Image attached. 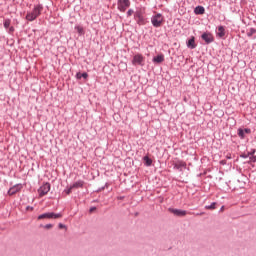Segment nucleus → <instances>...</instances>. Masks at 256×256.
Instances as JSON below:
<instances>
[{
	"instance_id": "f257e3e1",
	"label": "nucleus",
	"mask_w": 256,
	"mask_h": 256,
	"mask_svg": "<svg viewBox=\"0 0 256 256\" xmlns=\"http://www.w3.org/2000/svg\"><path fill=\"white\" fill-rule=\"evenodd\" d=\"M42 12H43V4H35L32 11L26 14L25 19L26 21L33 22L35 21V19H37V17L41 15Z\"/></svg>"
},
{
	"instance_id": "f03ea898",
	"label": "nucleus",
	"mask_w": 256,
	"mask_h": 256,
	"mask_svg": "<svg viewBox=\"0 0 256 256\" xmlns=\"http://www.w3.org/2000/svg\"><path fill=\"white\" fill-rule=\"evenodd\" d=\"M134 21L137 25H147V17H145V7L137 8L134 12Z\"/></svg>"
},
{
	"instance_id": "7ed1b4c3",
	"label": "nucleus",
	"mask_w": 256,
	"mask_h": 256,
	"mask_svg": "<svg viewBox=\"0 0 256 256\" xmlns=\"http://www.w3.org/2000/svg\"><path fill=\"white\" fill-rule=\"evenodd\" d=\"M163 21H165V18L163 17V14L157 13L151 17V24L156 29H159L161 25H163Z\"/></svg>"
},
{
	"instance_id": "20e7f679",
	"label": "nucleus",
	"mask_w": 256,
	"mask_h": 256,
	"mask_svg": "<svg viewBox=\"0 0 256 256\" xmlns=\"http://www.w3.org/2000/svg\"><path fill=\"white\" fill-rule=\"evenodd\" d=\"M63 217V214L61 213H54V212H46L43 214H40L37 219L38 221H41V219H61Z\"/></svg>"
},
{
	"instance_id": "39448f33",
	"label": "nucleus",
	"mask_w": 256,
	"mask_h": 256,
	"mask_svg": "<svg viewBox=\"0 0 256 256\" xmlns=\"http://www.w3.org/2000/svg\"><path fill=\"white\" fill-rule=\"evenodd\" d=\"M131 7V0H118L117 1V9L121 13H125L127 9Z\"/></svg>"
},
{
	"instance_id": "423d86ee",
	"label": "nucleus",
	"mask_w": 256,
	"mask_h": 256,
	"mask_svg": "<svg viewBox=\"0 0 256 256\" xmlns=\"http://www.w3.org/2000/svg\"><path fill=\"white\" fill-rule=\"evenodd\" d=\"M132 65L143 67V65H145V57L143 54H135L132 59Z\"/></svg>"
},
{
	"instance_id": "0eeeda50",
	"label": "nucleus",
	"mask_w": 256,
	"mask_h": 256,
	"mask_svg": "<svg viewBox=\"0 0 256 256\" xmlns=\"http://www.w3.org/2000/svg\"><path fill=\"white\" fill-rule=\"evenodd\" d=\"M201 39L205 41L206 45H211L215 41V37L213 36V33L211 32H204L201 35Z\"/></svg>"
},
{
	"instance_id": "6e6552de",
	"label": "nucleus",
	"mask_w": 256,
	"mask_h": 256,
	"mask_svg": "<svg viewBox=\"0 0 256 256\" xmlns=\"http://www.w3.org/2000/svg\"><path fill=\"white\" fill-rule=\"evenodd\" d=\"M49 191H51V184L49 182L44 183L38 189V193H39L40 197H45V195H47V193H49Z\"/></svg>"
},
{
	"instance_id": "1a4fd4ad",
	"label": "nucleus",
	"mask_w": 256,
	"mask_h": 256,
	"mask_svg": "<svg viewBox=\"0 0 256 256\" xmlns=\"http://www.w3.org/2000/svg\"><path fill=\"white\" fill-rule=\"evenodd\" d=\"M21 189H23V184L18 183V184H15L14 186L10 187V189L8 190L7 193L11 197V196L19 193V191H21Z\"/></svg>"
},
{
	"instance_id": "9d476101",
	"label": "nucleus",
	"mask_w": 256,
	"mask_h": 256,
	"mask_svg": "<svg viewBox=\"0 0 256 256\" xmlns=\"http://www.w3.org/2000/svg\"><path fill=\"white\" fill-rule=\"evenodd\" d=\"M169 213L175 215V217H185L187 215L186 210H181L177 208H168Z\"/></svg>"
},
{
	"instance_id": "9b49d317",
	"label": "nucleus",
	"mask_w": 256,
	"mask_h": 256,
	"mask_svg": "<svg viewBox=\"0 0 256 256\" xmlns=\"http://www.w3.org/2000/svg\"><path fill=\"white\" fill-rule=\"evenodd\" d=\"M3 25L5 29H8V33L12 35V33H15V27L11 26V19L6 18L3 21Z\"/></svg>"
},
{
	"instance_id": "f8f14e48",
	"label": "nucleus",
	"mask_w": 256,
	"mask_h": 256,
	"mask_svg": "<svg viewBox=\"0 0 256 256\" xmlns=\"http://www.w3.org/2000/svg\"><path fill=\"white\" fill-rule=\"evenodd\" d=\"M238 137L240 139H245V135H251V129L250 128H238Z\"/></svg>"
},
{
	"instance_id": "ddd939ff",
	"label": "nucleus",
	"mask_w": 256,
	"mask_h": 256,
	"mask_svg": "<svg viewBox=\"0 0 256 256\" xmlns=\"http://www.w3.org/2000/svg\"><path fill=\"white\" fill-rule=\"evenodd\" d=\"M186 47L188 49H196L197 44L195 43V37L192 36L187 42H186Z\"/></svg>"
},
{
	"instance_id": "4468645a",
	"label": "nucleus",
	"mask_w": 256,
	"mask_h": 256,
	"mask_svg": "<svg viewBox=\"0 0 256 256\" xmlns=\"http://www.w3.org/2000/svg\"><path fill=\"white\" fill-rule=\"evenodd\" d=\"M216 37L219 39H223L225 37V26H218V32L216 33Z\"/></svg>"
},
{
	"instance_id": "2eb2a0df",
	"label": "nucleus",
	"mask_w": 256,
	"mask_h": 256,
	"mask_svg": "<svg viewBox=\"0 0 256 256\" xmlns=\"http://www.w3.org/2000/svg\"><path fill=\"white\" fill-rule=\"evenodd\" d=\"M163 61H165V55H163V54H159V55L153 57V59H152V62L157 63V64L163 63Z\"/></svg>"
},
{
	"instance_id": "dca6fc26",
	"label": "nucleus",
	"mask_w": 256,
	"mask_h": 256,
	"mask_svg": "<svg viewBox=\"0 0 256 256\" xmlns=\"http://www.w3.org/2000/svg\"><path fill=\"white\" fill-rule=\"evenodd\" d=\"M85 185L83 180H78L71 185V189H79Z\"/></svg>"
},
{
	"instance_id": "f3484780",
	"label": "nucleus",
	"mask_w": 256,
	"mask_h": 256,
	"mask_svg": "<svg viewBox=\"0 0 256 256\" xmlns=\"http://www.w3.org/2000/svg\"><path fill=\"white\" fill-rule=\"evenodd\" d=\"M195 15H205V7L203 6H196L194 9Z\"/></svg>"
},
{
	"instance_id": "a211bd4d",
	"label": "nucleus",
	"mask_w": 256,
	"mask_h": 256,
	"mask_svg": "<svg viewBox=\"0 0 256 256\" xmlns=\"http://www.w3.org/2000/svg\"><path fill=\"white\" fill-rule=\"evenodd\" d=\"M256 150L255 149H251L250 152L248 153H243L240 155L241 159H249L250 157H252V155H255Z\"/></svg>"
},
{
	"instance_id": "6ab92c4d",
	"label": "nucleus",
	"mask_w": 256,
	"mask_h": 256,
	"mask_svg": "<svg viewBox=\"0 0 256 256\" xmlns=\"http://www.w3.org/2000/svg\"><path fill=\"white\" fill-rule=\"evenodd\" d=\"M143 161L145 162L146 167H151L153 165V160L149 156H144Z\"/></svg>"
},
{
	"instance_id": "aec40b11",
	"label": "nucleus",
	"mask_w": 256,
	"mask_h": 256,
	"mask_svg": "<svg viewBox=\"0 0 256 256\" xmlns=\"http://www.w3.org/2000/svg\"><path fill=\"white\" fill-rule=\"evenodd\" d=\"M74 29H75V31H77V33H78L79 35H85V30L83 29V26H81V25H76V26L74 27Z\"/></svg>"
},
{
	"instance_id": "412c9836",
	"label": "nucleus",
	"mask_w": 256,
	"mask_h": 256,
	"mask_svg": "<svg viewBox=\"0 0 256 256\" xmlns=\"http://www.w3.org/2000/svg\"><path fill=\"white\" fill-rule=\"evenodd\" d=\"M89 77V74H87V72H78L76 74V79H87Z\"/></svg>"
},
{
	"instance_id": "4be33fe9",
	"label": "nucleus",
	"mask_w": 256,
	"mask_h": 256,
	"mask_svg": "<svg viewBox=\"0 0 256 256\" xmlns=\"http://www.w3.org/2000/svg\"><path fill=\"white\" fill-rule=\"evenodd\" d=\"M256 29L255 28H250L249 31L247 32V37H253L255 35Z\"/></svg>"
},
{
	"instance_id": "5701e85b",
	"label": "nucleus",
	"mask_w": 256,
	"mask_h": 256,
	"mask_svg": "<svg viewBox=\"0 0 256 256\" xmlns=\"http://www.w3.org/2000/svg\"><path fill=\"white\" fill-rule=\"evenodd\" d=\"M216 205H217L216 202H212L210 205H206L205 209H210V210L216 209Z\"/></svg>"
},
{
	"instance_id": "b1692460",
	"label": "nucleus",
	"mask_w": 256,
	"mask_h": 256,
	"mask_svg": "<svg viewBox=\"0 0 256 256\" xmlns=\"http://www.w3.org/2000/svg\"><path fill=\"white\" fill-rule=\"evenodd\" d=\"M182 167H185V163H183V162L174 164V169L179 170V169H181Z\"/></svg>"
},
{
	"instance_id": "393cba45",
	"label": "nucleus",
	"mask_w": 256,
	"mask_h": 256,
	"mask_svg": "<svg viewBox=\"0 0 256 256\" xmlns=\"http://www.w3.org/2000/svg\"><path fill=\"white\" fill-rule=\"evenodd\" d=\"M127 17H131V15H135V10L129 9L126 13Z\"/></svg>"
},
{
	"instance_id": "a878e982",
	"label": "nucleus",
	"mask_w": 256,
	"mask_h": 256,
	"mask_svg": "<svg viewBox=\"0 0 256 256\" xmlns=\"http://www.w3.org/2000/svg\"><path fill=\"white\" fill-rule=\"evenodd\" d=\"M189 215H196V217H199L201 215H205V212H199V213L189 212Z\"/></svg>"
},
{
	"instance_id": "bb28decb",
	"label": "nucleus",
	"mask_w": 256,
	"mask_h": 256,
	"mask_svg": "<svg viewBox=\"0 0 256 256\" xmlns=\"http://www.w3.org/2000/svg\"><path fill=\"white\" fill-rule=\"evenodd\" d=\"M71 191H73V188H71V186L67 189L64 190V193H66V195H71Z\"/></svg>"
},
{
	"instance_id": "cd10ccee",
	"label": "nucleus",
	"mask_w": 256,
	"mask_h": 256,
	"mask_svg": "<svg viewBox=\"0 0 256 256\" xmlns=\"http://www.w3.org/2000/svg\"><path fill=\"white\" fill-rule=\"evenodd\" d=\"M249 159H250V163H256V156H255V154L250 156Z\"/></svg>"
},
{
	"instance_id": "c85d7f7f",
	"label": "nucleus",
	"mask_w": 256,
	"mask_h": 256,
	"mask_svg": "<svg viewBox=\"0 0 256 256\" xmlns=\"http://www.w3.org/2000/svg\"><path fill=\"white\" fill-rule=\"evenodd\" d=\"M107 183L103 186V187H101V188H98L97 190H96V192L97 193H100V191H104V189L107 187Z\"/></svg>"
},
{
	"instance_id": "c756f323",
	"label": "nucleus",
	"mask_w": 256,
	"mask_h": 256,
	"mask_svg": "<svg viewBox=\"0 0 256 256\" xmlns=\"http://www.w3.org/2000/svg\"><path fill=\"white\" fill-rule=\"evenodd\" d=\"M52 228H53V224L44 225V229H52Z\"/></svg>"
},
{
	"instance_id": "7c9ffc66",
	"label": "nucleus",
	"mask_w": 256,
	"mask_h": 256,
	"mask_svg": "<svg viewBox=\"0 0 256 256\" xmlns=\"http://www.w3.org/2000/svg\"><path fill=\"white\" fill-rule=\"evenodd\" d=\"M58 227L59 229H65L66 226L63 223H59Z\"/></svg>"
},
{
	"instance_id": "2f4dec72",
	"label": "nucleus",
	"mask_w": 256,
	"mask_h": 256,
	"mask_svg": "<svg viewBox=\"0 0 256 256\" xmlns=\"http://www.w3.org/2000/svg\"><path fill=\"white\" fill-rule=\"evenodd\" d=\"M226 159H233V157L231 156V153H228V154L226 155Z\"/></svg>"
},
{
	"instance_id": "473e14b6",
	"label": "nucleus",
	"mask_w": 256,
	"mask_h": 256,
	"mask_svg": "<svg viewBox=\"0 0 256 256\" xmlns=\"http://www.w3.org/2000/svg\"><path fill=\"white\" fill-rule=\"evenodd\" d=\"M96 209H97V207H95V206H94V207H91V208H90V213H93V211H95Z\"/></svg>"
},
{
	"instance_id": "72a5a7b5",
	"label": "nucleus",
	"mask_w": 256,
	"mask_h": 256,
	"mask_svg": "<svg viewBox=\"0 0 256 256\" xmlns=\"http://www.w3.org/2000/svg\"><path fill=\"white\" fill-rule=\"evenodd\" d=\"M223 209H225V206H222V207L220 208V211H223Z\"/></svg>"
},
{
	"instance_id": "f704fd0d",
	"label": "nucleus",
	"mask_w": 256,
	"mask_h": 256,
	"mask_svg": "<svg viewBox=\"0 0 256 256\" xmlns=\"http://www.w3.org/2000/svg\"><path fill=\"white\" fill-rule=\"evenodd\" d=\"M221 165H225V161L222 160V161H221Z\"/></svg>"
},
{
	"instance_id": "c9c22d12",
	"label": "nucleus",
	"mask_w": 256,
	"mask_h": 256,
	"mask_svg": "<svg viewBox=\"0 0 256 256\" xmlns=\"http://www.w3.org/2000/svg\"><path fill=\"white\" fill-rule=\"evenodd\" d=\"M94 203H97V200H94Z\"/></svg>"
}]
</instances>
